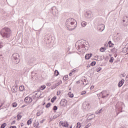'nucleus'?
Returning <instances> with one entry per match:
<instances>
[{"label":"nucleus","mask_w":128,"mask_h":128,"mask_svg":"<svg viewBox=\"0 0 128 128\" xmlns=\"http://www.w3.org/2000/svg\"><path fill=\"white\" fill-rule=\"evenodd\" d=\"M92 56V54H86L85 56L86 60H90Z\"/></svg>","instance_id":"nucleus-16"},{"label":"nucleus","mask_w":128,"mask_h":128,"mask_svg":"<svg viewBox=\"0 0 128 128\" xmlns=\"http://www.w3.org/2000/svg\"><path fill=\"white\" fill-rule=\"evenodd\" d=\"M56 86H58L60 84H62V81H60L59 82H57L56 84Z\"/></svg>","instance_id":"nucleus-37"},{"label":"nucleus","mask_w":128,"mask_h":128,"mask_svg":"<svg viewBox=\"0 0 128 128\" xmlns=\"http://www.w3.org/2000/svg\"><path fill=\"white\" fill-rule=\"evenodd\" d=\"M102 109L98 111V114H100V112H102Z\"/></svg>","instance_id":"nucleus-53"},{"label":"nucleus","mask_w":128,"mask_h":128,"mask_svg":"<svg viewBox=\"0 0 128 128\" xmlns=\"http://www.w3.org/2000/svg\"><path fill=\"white\" fill-rule=\"evenodd\" d=\"M82 82H83V84L84 86H86V84H88V82H86V80L84 79L82 80Z\"/></svg>","instance_id":"nucleus-25"},{"label":"nucleus","mask_w":128,"mask_h":128,"mask_svg":"<svg viewBox=\"0 0 128 128\" xmlns=\"http://www.w3.org/2000/svg\"><path fill=\"white\" fill-rule=\"evenodd\" d=\"M122 26H128V16H125L124 17V18L122 20Z\"/></svg>","instance_id":"nucleus-9"},{"label":"nucleus","mask_w":128,"mask_h":128,"mask_svg":"<svg viewBox=\"0 0 128 128\" xmlns=\"http://www.w3.org/2000/svg\"><path fill=\"white\" fill-rule=\"evenodd\" d=\"M76 70H72V72H76Z\"/></svg>","instance_id":"nucleus-55"},{"label":"nucleus","mask_w":128,"mask_h":128,"mask_svg":"<svg viewBox=\"0 0 128 128\" xmlns=\"http://www.w3.org/2000/svg\"><path fill=\"white\" fill-rule=\"evenodd\" d=\"M10 128H16V126H11Z\"/></svg>","instance_id":"nucleus-50"},{"label":"nucleus","mask_w":128,"mask_h":128,"mask_svg":"<svg viewBox=\"0 0 128 128\" xmlns=\"http://www.w3.org/2000/svg\"><path fill=\"white\" fill-rule=\"evenodd\" d=\"M12 106L13 108H16V106H18V104H16V103H13L12 104Z\"/></svg>","instance_id":"nucleus-39"},{"label":"nucleus","mask_w":128,"mask_h":128,"mask_svg":"<svg viewBox=\"0 0 128 128\" xmlns=\"http://www.w3.org/2000/svg\"><path fill=\"white\" fill-rule=\"evenodd\" d=\"M81 26H82V28H84V26H86V22H82L81 23Z\"/></svg>","instance_id":"nucleus-21"},{"label":"nucleus","mask_w":128,"mask_h":128,"mask_svg":"<svg viewBox=\"0 0 128 128\" xmlns=\"http://www.w3.org/2000/svg\"><path fill=\"white\" fill-rule=\"evenodd\" d=\"M40 90H44L46 88V86L44 85L40 86Z\"/></svg>","instance_id":"nucleus-40"},{"label":"nucleus","mask_w":128,"mask_h":128,"mask_svg":"<svg viewBox=\"0 0 128 128\" xmlns=\"http://www.w3.org/2000/svg\"><path fill=\"white\" fill-rule=\"evenodd\" d=\"M6 126V123H4L1 125L0 128H4Z\"/></svg>","instance_id":"nucleus-27"},{"label":"nucleus","mask_w":128,"mask_h":128,"mask_svg":"<svg viewBox=\"0 0 128 128\" xmlns=\"http://www.w3.org/2000/svg\"><path fill=\"white\" fill-rule=\"evenodd\" d=\"M2 46H4V43H2V42H0V48H2Z\"/></svg>","instance_id":"nucleus-41"},{"label":"nucleus","mask_w":128,"mask_h":128,"mask_svg":"<svg viewBox=\"0 0 128 128\" xmlns=\"http://www.w3.org/2000/svg\"><path fill=\"white\" fill-rule=\"evenodd\" d=\"M52 105V104L50 103H48L47 104L46 106V108H50V106Z\"/></svg>","instance_id":"nucleus-35"},{"label":"nucleus","mask_w":128,"mask_h":128,"mask_svg":"<svg viewBox=\"0 0 128 128\" xmlns=\"http://www.w3.org/2000/svg\"><path fill=\"white\" fill-rule=\"evenodd\" d=\"M85 17L86 18H92V11H87L84 14Z\"/></svg>","instance_id":"nucleus-10"},{"label":"nucleus","mask_w":128,"mask_h":128,"mask_svg":"<svg viewBox=\"0 0 128 128\" xmlns=\"http://www.w3.org/2000/svg\"><path fill=\"white\" fill-rule=\"evenodd\" d=\"M60 104L62 106H66L68 104V101L66 99H62L60 102Z\"/></svg>","instance_id":"nucleus-13"},{"label":"nucleus","mask_w":128,"mask_h":128,"mask_svg":"<svg viewBox=\"0 0 128 128\" xmlns=\"http://www.w3.org/2000/svg\"><path fill=\"white\" fill-rule=\"evenodd\" d=\"M56 86H58L56 84L52 86L51 90H54V88H56Z\"/></svg>","instance_id":"nucleus-30"},{"label":"nucleus","mask_w":128,"mask_h":128,"mask_svg":"<svg viewBox=\"0 0 128 128\" xmlns=\"http://www.w3.org/2000/svg\"><path fill=\"white\" fill-rule=\"evenodd\" d=\"M56 118V116H54L53 117L54 118Z\"/></svg>","instance_id":"nucleus-63"},{"label":"nucleus","mask_w":128,"mask_h":128,"mask_svg":"<svg viewBox=\"0 0 128 128\" xmlns=\"http://www.w3.org/2000/svg\"><path fill=\"white\" fill-rule=\"evenodd\" d=\"M12 58L16 64H18L20 62V54H18V53L14 54L12 56Z\"/></svg>","instance_id":"nucleus-5"},{"label":"nucleus","mask_w":128,"mask_h":128,"mask_svg":"<svg viewBox=\"0 0 128 128\" xmlns=\"http://www.w3.org/2000/svg\"><path fill=\"white\" fill-rule=\"evenodd\" d=\"M94 118V114H90L88 116V118L89 120H92V118H94Z\"/></svg>","instance_id":"nucleus-18"},{"label":"nucleus","mask_w":128,"mask_h":128,"mask_svg":"<svg viewBox=\"0 0 128 128\" xmlns=\"http://www.w3.org/2000/svg\"><path fill=\"white\" fill-rule=\"evenodd\" d=\"M24 101L26 104H30V102H32V98L30 96H27L24 98Z\"/></svg>","instance_id":"nucleus-11"},{"label":"nucleus","mask_w":128,"mask_h":128,"mask_svg":"<svg viewBox=\"0 0 128 128\" xmlns=\"http://www.w3.org/2000/svg\"><path fill=\"white\" fill-rule=\"evenodd\" d=\"M108 44H109L110 48H112V46H110V44H112V41H109Z\"/></svg>","instance_id":"nucleus-48"},{"label":"nucleus","mask_w":128,"mask_h":128,"mask_svg":"<svg viewBox=\"0 0 128 128\" xmlns=\"http://www.w3.org/2000/svg\"><path fill=\"white\" fill-rule=\"evenodd\" d=\"M73 20L74 19L72 18H68L66 20V28L68 30H74L76 28V25H74V28H72V25L74 24V22Z\"/></svg>","instance_id":"nucleus-2"},{"label":"nucleus","mask_w":128,"mask_h":128,"mask_svg":"<svg viewBox=\"0 0 128 128\" xmlns=\"http://www.w3.org/2000/svg\"><path fill=\"white\" fill-rule=\"evenodd\" d=\"M124 108V104L122 102H118L116 104V112H119L118 114L124 112V110H122Z\"/></svg>","instance_id":"nucleus-4"},{"label":"nucleus","mask_w":128,"mask_h":128,"mask_svg":"<svg viewBox=\"0 0 128 128\" xmlns=\"http://www.w3.org/2000/svg\"><path fill=\"white\" fill-rule=\"evenodd\" d=\"M83 108L86 110H88V108H90L88 104L86 102H84L82 105Z\"/></svg>","instance_id":"nucleus-14"},{"label":"nucleus","mask_w":128,"mask_h":128,"mask_svg":"<svg viewBox=\"0 0 128 128\" xmlns=\"http://www.w3.org/2000/svg\"><path fill=\"white\" fill-rule=\"evenodd\" d=\"M72 92H69L68 93V96H69L70 98H72L74 96V94H71Z\"/></svg>","instance_id":"nucleus-29"},{"label":"nucleus","mask_w":128,"mask_h":128,"mask_svg":"<svg viewBox=\"0 0 128 128\" xmlns=\"http://www.w3.org/2000/svg\"><path fill=\"white\" fill-rule=\"evenodd\" d=\"M58 74H60V72H58V70H56L54 71V76H58Z\"/></svg>","instance_id":"nucleus-20"},{"label":"nucleus","mask_w":128,"mask_h":128,"mask_svg":"<svg viewBox=\"0 0 128 128\" xmlns=\"http://www.w3.org/2000/svg\"><path fill=\"white\" fill-rule=\"evenodd\" d=\"M68 78V75H66L64 76V77L63 78V80H67Z\"/></svg>","instance_id":"nucleus-32"},{"label":"nucleus","mask_w":128,"mask_h":128,"mask_svg":"<svg viewBox=\"0 0 128 128\" xmlns=\"http://www.w3.org/2000/svg\"><path fill=\"white\" fill-rule=\"evenodd\" d=\"M102 70V68H98L97 70H96V72H100V70Z\"/></svg>","instance_id":"nucleus-42"},{"label":"nucleus","mask_w":128,"mask_h":128,"mask_svg":"<svg viewBox=\"0 0 128 128\" xmlns=\"http://www.w3.org/2000/svg\"><path fill=\"white\" fill-rule=\"evenodd\" d=\"M105 50H106V48H100V52H104Z\"/></svg>","instance_id":"nucleus-38"},{"label":"nucleus","mask_w":128,"mask_h":128,"mask_svg":"<svg viewBox=\"0 0 128 128\" xmlns=\"http://www.w3.org/2000/svg\"><path fill=\"white\" fill-rule=\"evenodd\" d=\"M51 12L54 16H56L58 14V8H56V7L53 6L52 7L51 9Z\"/></svg>","instance_id":"nucleus-8"},{"label":"nucleus","mask_w":128,"mask_h":128,"mask_svg":"<svg viewBox=\"0 0 128 128\" xmlns=\"http://www.w3.org/2000/svg\"><path fill=\"white\" fill-rule=\"evenodd\" d=\"M109 94H108L106 90H104L100 94H98V96L102 98H106L108 96Z\"/></svg>","instance_id":"nucleus-6"},{"label":"nucleus","mask_w":128,"mask_h":128,"mask_svg":"<svg viewBox=\"0 0 128 128\" xmlns=\"http://www.w3.org/2000/svg\"><path fill=\"white\" fill-rule=\"evenodd\" d=\"M0 60H4V58H2V56H4L3 54H0Z\"/></svg>","instance_id":"nucleus-47"},{"label":"nucleus","mask_w":128,"mask_h":128,"mask_svg":"<svg viewBox=\"0 0 128 128\" xmlns=\"http://www.w3.org/2000/svg\"><path fill=\"white\" fill-rule=\"evenodd\" d=\"M44 114V112H38L37 113H36V116H40L41 114Z\"/></svg>","instance_id":"nucleus-24"},{"label":"nucleus","mask_w":128,"mask_h":128,"mask_svg":"<svg viewBox=\"0 0 128 128\" xmlns=\"http://www.w3.org/2000/svg\"><path fill=\"white\" fill-rule=\"evenodd\" d=\"M53 110H58V106H54V108H53Z\"/></svg>","instance_id":"nucleus-43"},{"label":"nucleus","mask_w":128,"mask_h":128,"mask_svg":"<svg viewBox=\"0 0 128 128\" xmlns=\"http://www.w3.org/2000/svg\"><path fill=\"white\" fill-rule=\"evenodd\" d=\"M81 127H82V124H80V122H78L76 128H80Z\"/></svg>","instance_id":"nucleus-26"},{"label":"nucleus","mask_w":128,"mask_h":128,"mask_svg":"<svg viewBox=\"0 0 128 128\" xmlns=\"http://www.w3.org/2000/svg\"><path fill=\"white\" fill-rule=\"evenodd\" d=\"M60 92H62V91H59L57 92V94L58 96V94H60Z\"/></svg>","instance_id":"nucleus-52"},{"label":"nucleus","mask_w":128,"mask_h":128,"mask_svg":"<svg viewBox=\"0 0 128 128\" xmlns=\"http://www.w3.org/2000/svg\"><path fill=\"white\" fill-rule=\"evenodd\" d=\"M32 98H36V96H33Z\"/></svg>","instance_id":"nucleus-60"},{"label":"nucleus","mask_w":128,"mask_h":128,"mask_svg":"<svg viewBox=\"0 0 128 128\" xmlns=\"http://www.w3.org/2000/svg\"><path fill=\"white\" fill-rule=\"evenodd\" d=\"M88 42L84 40H82L80 42H77L76 44V48H77L78 52L81 54H84L86 50L88 47Z\"/></svg>","instance_id":"nucleus-1"},{"label":"nucleus","mask_w":128,"mask_h":128,"mask_svg":"<svg viewBox=\"0 0 128 128\" xmlns=\"http://www.w3.org/2000/svg\"><path fill=\"white\" fill-rule=\"evenodd\" d=\"M76 82L77 84H80V81H77Z\"/></svg>","instance_id":"nucleus-59"},{"label":"nucleus","mask_w":128,"mask_h":128,"mask_svg":"<svg viewBox=\"0 0 128 128\" xmlns=\"http://www.w3.org/2000/svg\"><path fill=\"white\" fill-rule=\"evenodd\" d=\"M114 62V58L112 57L110 60V62Z\"/></svg>","instance_id":"nucleus-44"},{"label":"nucleus","mask_w":128,"mask_h":128,"mask_svg":"<svg viewBox=\"0 0 128 128\" xmlns=\"http://www.w3.org/2000/svg\"><path fill=\"white\" fill-rule=\"evenodd\" d=\"M63 126H64L65 128H68V122H64Z\"/></svg>","instance_id":"nucleus-23"},{"label":"nucleus","mask_w":128,"mask_h":128,"mask_svg":"<svg viewBox=\"0 0 128 128\" xmlns=\"http://www.w3.org/2000/svg\"><path fill=\"white\" fill-rule=\"evenodd\" d=\"M72 128V126H70V127L68 128Z\"/></svg>","instance_id":"nucleus-61"},{"label":"nucleus","mask_w":128,"mask_h":128,"mask_svg":"<svg viewBox=\"0 0 128 128\" xmlns=\"http://www.w3.org/2000/svg\"><path fill=\"white\" fill-rule=\"evenodd\" d=\"M22 118V116L20 114L17 115V120H20Z\"/></svg>","instance_id":"nucleus-31"},{"label":"nucleus","mask_w":128,"mask_h":128,"mask_svg":"<svg viewBox=\"0 0 128 128\" xmlns=\"http://www.w3.org/2000/svg\"><path fill=\"white\" fill-rule=\"evenodd\" d=\"M60 124L61 126H64V122H60Z\"/></svg>","instance_id":"nucleus-46"},{"label":"nucleus","mask_w":128,"mask_h":128,"mask_svg":"<svg viewBox=\"0 0 128 128\" xmlns=\"http://www.w3.org/2000/svg\"><path fill=\"white\" fill-rule=\"evenodd\" d=\"M32 76H34V74H36V73L34 72H31Z\"/></svg>","instance_id":"nucleus-45"},{"label":"nucleus","mask_w":128,"mask_h":128,"mask_svg":"<svg viewBox=\"0 0 128 128\" xmlns=\"http://www.w3.org/2000/svg\"><path fill=\"white\" fill-rule=\"evenodd\" d=\"M44 122V120H41V121H40V124H42V122Z\"/></svg>","instance_id":"nucleus-56"},{"label":"nucleus","mask_w":128,"mask_h":128,"mask_svg":"<svg viewBox=\"0 0 128 128\" xmlns=\"http://www.w3.org/2000/svg\"><path fill=\"white\" fill-rule=\"evenodd\" d=\"M0 34L2 36V38H8L10 36V34H12L10 29L8 28H2L0 31Z\"/></svg>","instance_id":"nucleus-3"},{"label":"nucleus","mask_w":128,"mask_h":128,"mask_svg":"<svg viewBox=\"0 0 128 128\" xmlns=\"http://www.w3.org/2000/svg\"><path fill=\"white\" fill-rule=\"evenodd\" d=\"M84 128H88V125L86 126Z\"/></svg>","instance_id":"nucleus-57"},{"label":"nucleus","mask_w":128,"mask_h":128,"mask_svg":"<svg viewBox=\"0 0 128 128\" xmlns=\"http://www.w3.org/2000/svg\"><path fill=\"white\" fill-rule=\"evenodd\" d=\"M38 125H39L38 122H36L34 123V126L36 128H38Z\"/></svg>","instance_id":"nucleus-22"},{"label":"nucleus","mask_w":128,"mask_h":128,"mask_svg":"<svg viewBox=\"0 0 128 128\" xmlns=\"http://www.w3.org/2000/svg\"><path fill=\"white\" fill-rule=\"evenodd\" d=\"M72 72H70V73L69 74L70 76H72Z\"/></svg>","instance_id":"nucleus-58"},{"label":"nucleus","mask_w":128,"mask_h":128,"mask_svg":"<svg viewBox=\"0 0 128 128\" xmlns=\"http://www.w3.org/2000/svg\"><path fill=\"white\" fill-rule=\"evenodd\" d=\"M98 30L100 32H103L104 30V25L103 24L98 25Z\"/></svg>","instance_id":"nucleus-12"},{"label":"nucleus","mask_w":128,"mask_h":128,"mask_svg":"<svg viewBox=\"0 0 128 128\" xmlns=\"http://www.w3.org/2000/svg\"><path fill=\"white\" fill-rule=\"evenodd\" d=\"M1 106H4V103H2Z\"/></svg>","instance_id":"nucleus-62"},{"label":"nucleus","mask_w":128,"mask_h":128,"mask_svg":"<svg viewBox=\"0 0 128 128\" xmlns=\"http://www.w3.org/2000/svg\"><path fill=\"white\" fill-rule=\"evenodd\" d=\"M12 90L13 92H18V86H14L12 88Z\"/></svg>","instance_id":"nucleus-17"},{"label":"nucleus","mask_w":128,"mask_h":128,"mask_svg":"<svg viewBox=\"0 0 128 128\" xmlns=\"http://www.w3.org/2000/svg\"><path fill=\"white\" fill-rule=\"evenodd\" d=\"M86 94V92L85 90H84L80 92V94L82 96H84V94Z\"/></svg>","instance_id":"nucleus-34"},{"label":"nucleus","mask_w":128,"mask_h":128,"mask_svg":"<svg viewBox=\"0 0 128 128\" xmlns=\"http://www.w3.org/2000/svg\"><path fill=\"white\" fill-rule=\"evenodd\" d=\"M56 99V97H54L52 100L51 102H54V100Z\"/></svg>","instance_id":"nucleus-36"},{"label":"nucleus","mask_w":128,"mask_h":128,"mask_svg":"<svg viewBox=\"0 0 128 128\" xmlns=\"http://www.w3.org/2000/svg\"><path fill=\"white\" fill-rule=\"evenodd\" d=\"M96 62L94 61H93L91 64H90V66H96Z\"/></svg>","instance_id":"nucleus-33"},{"label":"nucleus","mask_w":128,"mask_h":128,"mask_svg":"<svg viewBox=\"0 0 128 128\" xmlns=\"http://www.w3.org/2000/svg\"><path fill=\"white\" fill-rule=\"evenodd\" d=\"M24 86H21L19 87L20 92H24Z\"/></svg>","instance_id":"nucleus-19"},{"label":"nucleus","mask_w":128,"mask_h":128,"mask_svg":"<svg viewBox=\"0 0 128 128\" xmlns=\"http://www.w3.org/2000/svg\"><path fill=\"white\" fill-rule=\"evenodd\" d=\"M32 124V118H30V120H28L27 122V124H28V126H30V124Z\"/></svg>","instance_id":"nucleus-28"},{"label":"nucleus","mask_w":128,"mask_h":128,"mask_svg":"<svg viewBox=\"0 0 128 128\" xmlns=\"http://www.w3.org/2000/svg\"><path fill=\"white\" fill-rule=\"evenodd\" d=\"M44 42L46 44H50L51 42L50 35L46 34L44 36Z\"/></svg>","instance_id":"nucleus-7"},{"label":"nucleus","mask_w":128,"mask_h":128,"mask_svg":"<svg viewBox=\"0 0 128 128\" xmlns=\"http://www.w3.org/2000/svg\"><path fill=\"white\" fill-rule=\"evenodd\" d=\"M16 124V120H14V121L12 122L11 124Z\"/></svg>","instance_id":"nucleus-51"},{"label":"nucleus","mask_w":128,"mask_h":128,"mask_svg":"<svg viewBox=\"0 0 128 128\" xmlns=\"http://www.w3.org/2000/svg\"><path fill=\"white\" fill-rule=\"evenodd\" d=\"M100 102V104H104V102H102V101Z\"/></svg>","instance_id":"nucleus-64"},{"label":"nucleus","mask_w":128,"mask_h":128,"mask_svg":"<svg viewBox=\"0 0 128 128\" xmlns=\"http://www.w3.org/2000/svg\"><path fill=\"white\" fill-rule=\"evenodd\" d=\"M124 84V80H122L118 84V86L120 88Z\"/></svg>","instance_id":"nucleus-15"},{"label":"nucleus","mask_w":128,"mask_h":128,"mask_svg":"<svg viewBox=\"0 0 128 128\" xmlns=\"http://www.w3.org/2000/svg\"><path fill=\"white\" fill-rule=\"evenodd\" d=\"M46 86H52V83H47Z\"/></svg>","instance_id":"nucleus-49"},{"label":"nucleus","mask_w":128,"mask_h":128,"mask_svg":"<svg viewBox=\"0 0 128 128\" xmlns=\"http://www.w3.org/2000/svg\"><path fill=\"white\" fill-rule=\"evenodd\" d=\"M116 40H120V37H118V38H116Z\"/></svg>","instance_id":"nucleus-54"}]
</instances>
